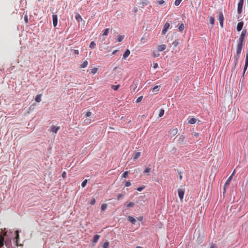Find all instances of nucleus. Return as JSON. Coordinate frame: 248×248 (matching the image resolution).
<instances>
[{
    "instance_id": "1",
    "label": "nucleus",
    "mask_w": 248,
    "mask_h": 248,
    "mask_svg": "<svg viewBox=\"0 0 248 248\" xmlns=\"http://www.w3.org/2000/svg\"><path fill=\"white\" fill-rule=\"evenodd\" d=\"M243 44H238L236 47V54L234 56V69L235 68L236 65L238 63V60L240 57V55L243 47Z\"/></svg>"
},
{
    "instance_id": "2",
    "label": "nucleus",
    "mask_w": 248,
    "mask_h": 248,
    "mask_svg": "<svg viewBox=\"0 0 248 248\" xmlns=\"http://www.w3.org/2000/svg\"><path fill=\"white\" fill-rule=\"evenodd\" d=\"M178 132L177 129L176 128H171L169 132V136L170 138H172L173 136L176 135Z\"/></svg>"
},
{
    "instance_id": "3",
    "label": "nucleus",
    "mask_w": 248,
    "mask_h": 248,
    "mask_svg": "<svg viewBox=\"0 0 248 248\" xmlns=\"http://www.w3.org/2000/svg\"><path fill=\"white\" fill-rule=\"evenodd\" d=\"M244 0H239L238 3L237 12L239 14H240L242 12Z\"/></svg>"
},
{
    "instance_id": "4",
    "label": "nucleus",
    "mask_w": 248,
    "mask_h": 248,
    "mask_svg": "<svg viewBox=\"0 0 248 248\" xmlns=\"http://www.w3.org/2000/svg\"><path fill=\"white\" fill-rule=\"evenodd\" d=\"M185 192V190L184 188H179L178 189V195H179L180 200L181 201H182V200L184 198Z\"/></svg>"
},
{
    "instance_id": "5",
    "label": "nucleus",
    "mask_w": 248,
    "mask_h": 248,
    "mask_svg": "<svg viewBox=\"0 0 248 248\" xmlns=\"http://www.w3.org/2000/svg\"><path fill=\"white\" fill-rule=\"evenodd\" d=\"M218 19L219 21L220 25L221 28L223 27L224 16L222 13H219Z\"/></svg>"
},
{
    "instance_id": "6",
    "label": "nucleus",
    "mask_w": 248,
    "mask_h": 248,
    "mask_svg": "<svg viewBox=\"0 0 248 248\" xmlns=\"http://www.w3.org/2000/svg\"><path fill=\"white\" fill-rule=\"evenodd\" d=\"M170 26V23L168 22H166L164 25L163 29L162 31V33L163 34H165L167 32Z\"/></svg>"
},
{
    "instance_id": "7",
    "label": "nucleus",
    "mask_w": 248,
    "mask_h": 248,
    "mask_svg": "<svg viewBox=\"0 0 248 248\" xmlns=\"http://www.w3.org/2000/svg\"><path fill=\"white\" fill-rule=\"evenodd\" d=\"M232 175H231L229 178L227 180L225 185H224V192L226 191V189L228 188L229 185H230V182L231 181V180H232Z\"/></svg>"
},
{
    "instance_id": "8",
    "label": "nucleus",
    "mask_w": 248,
    "mask_h": 248,
    "mask_svg": "<svg viewBox=\"0 0 248 248\" xmlns=\"http://www.w3.org/2000/svg\"><path fill=\"white\" fill-rule=\"evenodd\" d=\"M248 66V49L247 50V54L246 55V60H245V66L244 68L243 75H244L245 71L247 69Z\"/></svg>"
},
{
    "instance_id": "9",
    "label": "nucleus",
    "mask_w": 248,
    "mask_h": 248,
    "mask_svg": "<svg viewBox=\"0 0 248 248\" xmlns=\"http://www.w3.org/2000/svg\"><path fill=\"white\" fill-rule=\"evenodd\" d=\"M53 24L54 27H56L58 22V17L56 15H53L52 16Z\"/></svg>"
},
{
    "instance_id": "10",
    "label": "nucleus",
    "mask_w": 248,
    "mask_h": 248,
    "mask_svg": "<svg viewBox=\"0 0 248 248\" xmlns=\"http://www.w3.org/2000/svg\"><path fill=\"white\" fill-rule=\"evenodd\" d=\"M245 36H246L240 34V35L239 36V39L238 40L237 43L243 45V42L244 41Z\"/></svg>"
},
{
    "instance_id": "11",
    "label": "nucleus",
    "mask_w": 248,
    "mask_h": 248,
    "mask_svg": "<svg viewBox=\"0 0 248 248\" xmlns=\"http://www.w3.org/2000/svg\"><path fill=\"white\" fill-rule=\"evenodd\" d=\"M141 153L140 152H135L133 154V159L135 160L138 159Z\"/></svg>"
},
{
    "instance_id": "12",
    "label": "nucleus",
    "mask_w": 248,
    "mask_h": 248,
    "mask_svg": "<svg viewBox=\"0 0 248 248\" xmlns=\"http://www.w3.org/2000/svg\"><path fill=\"white\" fill-rule=\"evenodd\" d=\"M166 48V45H164V44H162V45H160L159 46H157V50L158 51H162L163 50H164Z\"/></svg>"
},
{
    "instance_id": "13",
    "label": "nucleus",
    "mask_w": 248,
    "mask_h": 248,
    "mask_svg": "<svg viewBox=\"0 0 248 248\" xmlns=\"http://www.w3.org/2000/svg\"><path fill=\"white\" fill-rule=\"evenodd\" d=\"M59 129L60 126H56L55 125H52L50 127L51 131L55 133H56Z\"/></svg>"
},
{
    "instance_id": "14",
    "label": "nucleus",
    "mask_w": 248,
    "mask_h": 248,
    "mask_svg": "<svg viewBox=\"0 0 248 248\" xmlns=\"http://www.w3.org/2000/svg\"><path fill=\"white\" fill-rule=\"evenodd\" d=\"M244 23L243 22H240L237 24V30L238 31H240L243 28Z\"/></svg>"
},
{
    "instance_id": "15",
    "label": "nucleus",
    "mask_w": 248,
    "mask_h": 248,
    "mask_svg": "<svg viewBox=\"0 0 248 248\" xmlns=\"http://www.w3.org/2000/svg\"><path fill=\"white\" fill-rule=\"evenodd\" d=\"M4 243V236L3 235L0 234V248H1L3 246Z\"/></svg>"
},
{
    "instance_id": "16",
    "label": "nucleus",
    "mask_w": 248,
    "mask_h": 248,
    "mask_svg": "<svg viewBox=\"0 0 248 248\" xmlns=\"http://www.w3.org/2000/svg\"><path fill=\"white\" fill-rule=\"evenodd\" d=\"M93 122V120L90 118H87L84 120L83 124L84 125H88L91 124Z\"/></svg>"
},
{
    "instance_id": "17",
    "label": "nucleus",
    "mask_w": 248,
    "mask_h": 248,
    "mask_svg": "<svg viewBox=\"0 0 248 248\" xmlns=\"http://www.w3.org/2000/svg\"><path fill=\"white\" fill-rule=\"evenodd\" d=\"M130 51L129 49H127L123 55V58L125 59L130 54Z\"/></svg>"
},
{
    "instance_id": "18",
    "label": "nucleus",
    "mask_w": 248,
    "mask_h": 248,
    "mask_svg": "<svg viewBox=\"0 0 248 248\" xmlns=\"http://www.w3.org/2000/svg\"><path fill=\"white\" fill-rule=\"evenodd\" d=\"M128 220L131 222L132 224H135L136 222V220L135 218L131 216H128Z\"/></svg>"
},
{
    "instance_id": "19",
    "label": "nucleus",
    "mask_w": 248,
    "mask_h": 248,
    "mask_svg": "<svg viewBox=\"0 0 248 248\" xmlns=\"http://www.w3.org/2000/svg\"><path fill=\"white\" fill-rule=\"evenodd\" d=\"M75 18L78 22H80V21L82 20V18L79 14H78L76 15Z\"/></svg>"
},
{
    "instance_id": "20",
    "label": "nucleus",
    "mask_w": 248,
    "mask_h": 248,
    "mask_svg": "<svg viewBox=\"0 0 248 248\" xmlns=\"http://www.w3.org/2000/svg\"><path fill=\"white\" fill-rule=\"evenodd\" d=\"M99 238H100L99 235H98V234L95 235L93 238V242L94 243H97V241H98Z\"/></svg>"
},
{
    "instance_id": "21",
    "label": "nucleus",
    "mask_w": 248,
    "mask_h": 248,
    "mask_svg": "<svg viewBox=\"0 0 248 248\" xmlns=\"http://www.w3.org/2000/svg\"><path fill=\"white\" fill-rule=\"evenodd\" d=\"M88 64V62L87 61H85L83 62L80 65V68H84L87 66Z\"/></svg>"
},
{
    "instance_id": "22",
    "label": "nucleus",
    "mask_w": 248,
    "mask_h": 248,
    "mask_svg": "<svg viewBox=\"0 0 248 248\" xmlns=\"http://www.w3.org/2000/svg\"><path fill=\"white\" fill-rule=\"evenodd\" d=\"M196 121H197L196 119L192 118H190L188 120V123L189 124H194L195 123H196Z\"/></svg>"
},
{
    "instance_id": "23",
    "label": "nucleus",
    "mask_w": 248,
    "mask_h": 248,
    "mask_svg": "<svg viewBox=\"0 0 248 248\" xmlns=\"http://www.w3.org/2000/svg\"><path fill=\"white\" fill-rule=\"evenodd\" d=\"M41 94H38L36 96L35 98V100L37 102H40L41 101Z\"/></svg>"
},
{
    "instance_id": "24",
    "label": "nucleus",
    "mask_w": 248,
    "mask_h": 248,
    "mask_svg": "<svg viewBox=\"0 0 248 248\" xmlns=\"http://www.w3.org/2000/svg\"><path fill=\"white\" fill-rule=\"evenodd\" d=\"M185 26L183 23H181L178 27L179 31L181 32L183 31L184 30Z\"/></svg>"
},
{
    "instance_id": "25",
    "label": "nucleus",
    "mask_w": 248,
    "mask_h": 248,
    "mask_svg": "<svg viewBox=\"0 0 248 248\" xmlns=\"http://www.w3.org/2000/svg\"><path fill=\"white\" fill-rule=\"evenodd\" d=\"M124 35H119L117 39V41L120 42L123 41V40L124 39Z\"/></svg>"
},
{
    "instance_id": "26",
    "label": "nucleus",
    "mask_w": 248,
    "mask_h": 248,
    "mask_svg": "<svg viewBox=\"0 0 248 248\" xmlns=\"http://www.w3.org/2000/svg\"><path fill=\"white\" fill-rule=\"evenodd\" d=\"M209 21L211 24L214 25L215 23V19L212 16L209 17Z\"/></svg>"
},
{
    "instance_id": "27",
    "label": "nucleus",
    "mask_w": 248,
    "mask_h": 248,
    "mask_svg": "<svg viewBox=\"0 0 248 248\" xmlns=\"http://www.w3.org/2000/svg\"><path fill=\"white\" fill-rule=\"evenodd\" d=\"M179 41L178 39L175 40L172 43V45L174 47H176L179 44Z\"/></svg>"
},
{
    "instance_id": "28",
    "label": "nucleus",
    "mask_w": 248,
    "mask_h": 248,
    "mask_svg": "<svg viewBox=\"0 0 248 248\" xmlns=\"http://www.w3.org/2000/svg\"><path fill=\"white\" fill-rule=\"evenodd\" d=\"M109 29L108 28H107L106 29H105L104 31H103V36H107L108 35V32H109Z\"/></svg>"
},
{
    "instance_id": "29",
    "label": "nucleus",
    "mask_w": 248,
    "mask_h": 248,
    "mask_svg": "<svg viewBox=\"0 0 248 248\" xmlns=\"http://www.w3.org/2000/svg\"><path fill=\"white\" fill-rule=\"evenodd\" d=\"M95 46H96V44L94 43V42L92 41V42H91L89 46H90V47L91 48L93 49V48H94L95 47Z\"/></svg>"
},
{
    "instance_id": "30",
    "label": "nucleus",
    "mask_w": 248,
    "mask_h": 248,
    "mask_svg": "<svg viewBox=\"0 0 248 248\" xmlns=\"http://www.w3.org/2000/svg\"><path fill=\"white\" fill-rule=\"evenodd\" d=\"M119 87H120V85H113L111 86V88L112 89H113L114 91H117L118 90Z\"/></svg>"
},
{
    "instance_id": "31",
    "label": "nucleus",
    "mask_w": 248,
    "mask_h": 248,
    "mask_svg": "<svg viewBox=\"0 0 248 248\" xmlns=\"http://www.w3.org/2000/svg\"><path fill=\"white\" fill-rule=\"evenodd\" d=\"M164 111H164V109L161 108L160 110L159 113V115H158L159 117H161L164 115Z\"/></svg>"
},
{
    "instance_id": "32",
    "label": "nucleus",
    "mask_w": 248,
    "mask_h": 248,
    "mask_svg": "<svg viewBox=\"0 0 248 248\" xmlns=\"http://www.w3.org/2000/svg\"><path fill=\"white\" fill-rule=\"evenodd\" d=\"M107 204L104 203V204H102L101 209L102 211L105 210L107 209Z\"/></svg>"
},
{
    "instance_id": "33",
    "label": "nucleus",
    "mask_w": 248,
    "mask_h": 248,
    "mask_svg": "<svg viewBox=\"0 0 248 248\" xmlns=\"http://www.w3.org/2000/svg\"><path fill=\"white\" fill-rule=\"evenodd\" d=\"M109 243L108 242H105L103 245V248H108Z\"/></svg>"
},
{
    "instance_id": "34",
    "label": "nucleus",
    "mask_w": 248,
    "mask_h": 248,
    "mask_svg": "<svg viewBox=\"0 0 248 248\" xmlns=\"http://www.w3.org/2000/svg\"><path fill=\"white\" fill-rule=\"evenodd\" d=\"M128 171H125L123 174V175H122V177L124 178H126L128 177Z\"/></svg>"
},
{
    "instance_id": "35",
    "label": "nucleus",
    "mask_w": 248,
    "mask_h": 248,
    "mask_svg": "<svg viewBox=\"0 0 248 248\" xmlns=\"http://www.w3.org/2000/svg\"><path fill=\"white\" fill-rule=\"evenodd\" d=\"M98 69L97 68H93L91 70V73L93 74H95L97 72Z\"/></svg>"
},
{
    "instance_id": "36",
    "label": "nucleus",
    "mask_w": 248,
    "mask_h": 248,
    "mask_svg": "<svg viewBox=\"0 0 248 248\" xmlns=\"http://www.w3.org/2000/svg\"><path fill=\"white\" fill-rule=\"evenodd\" d=\"M134 206V203L132 202H130L127 204L126 206L127 207H133Z\"/></svg>"
},
{
    "instance_id": "37",
    "label": "nucleus",
    "mask_w": 248,
    "mask_h": 248,
    "mask_svg": "<svg viewBox=\"0 0 248 248\" xmlns=\"http://www.w3.org/2000/svg\"><path fill=\"white\" fill-rule=\"evenodd\" d=\"M159 91V86H155L153 88V92H157Z\"/></svg>"
},
{
    "instance_id": "38",
    "label": "nucleus",
    "mask_w": 248,
    "mask_h": 248,
    "mask_svg": "<svg viewBox=\"0 0 248 248\" xmlns=\"http://www.w3.org/2000/svg\"><path fill=\"white\" fill-rule=\"evenodd\" d=\"M87 179H85V180H84L82 184H81V186L82 187H84L87 184Z\"/></svg>"
},
{
    "instance_id": "39",
    "label": "nucleus",
    "mask_w": 248,
    "mask_h": 248,
    "mask_svg": "<svg viewBox=\"0 0 248 248\" xmlns=\"http://www.w3.org/2000/svg\"><path fill=\"white\" fill-rule=\"evenodd\" d=\"M181 1H182V0H175V1L174 2L175 5L178 6Z\"/></svg>"
},
{
    "instance_id": "40",
    "label": "nucleus",
    "mask_w": 248,
    "mask_h": 248,
    "mask_svg": "<svg viewBox=\"0 0 248 248\" xmlns=\"http://www.w3.org/2000/svg\"><path fill=\"white\" fill-rule=\"evenodd\" d=\"M151 168H147L145 169L144 172V173H149L151 171Z\"/></svg>"
},
{
    "instance_id": "41",
    "label": "nucleus",
    "mask_w": 248,
    "mask_h": 248,
    "mask_svg": "<svg viewBox=\"0 0 248 248\" xmlns=\"http://www.w3.org/2000/svg\"><path fill=\"white\" fill-rule=\"evenodd\" d=\"M16 243H17V240L19 238L18 231H16Z\"/></svg>"
},
{
    "instance_id": "42",
    "label": "nucleus",
    "mask_w": 248,
    "mask_h": 248,
    "mask_svg": "<svg viewBox=\"0 0 248 248\" xmlns=\"http://www.w3.org/2000/svg\"><path fill=\"white\" fill-rule=\"evenodd\" d=\"M142 99V96L139 97L136 100V103L140 102L141 101Z\"/></svg>"
},
{
    "instance_id": "43",
    "label": "nucleus",
    "mask_w": 248,
    "mask_h": 248,
    "mask_svg": "<svg viewBox=\"0 0 248 248\" xmlns=\"http://www.w3.org/2000/svg\"><path fill=\"white\" fill-rule=\"evenodd\" d=\"M131 185L130 182L129 181H126L125 184V186L128 187L130 186Z\"/></svg>"
},
{
    "instance_id": "44",
    "label": "nucleus",
    "mask_w": 248,
    "mask_h": 248,
    "mask_svg": "<svg viewBox=\"0 0 248 248\" xmlns=\"http://www.w3.org/2000/svg\"><path fill=\"white\" fill-rule=\"evenodd\" d=\"M246 33H247V30L246 29H244L241 33V34L244 35L245 36H246Z\"/></svg>"
},
{
    "instance_id": "45",
    "label": "nucleus",
    "mask_w": 248,
    "mask_h": 248,
    "mask_svg": "<svg viewBox=\"0 0 248 248\" xmlns=\"http://www.w3.org/2000/svg\"><path fill=\"white\" fill-rule=\"evenodd\" d=\"M145 188V186H142V187H138L137 188V190L139 191H142L144 188Z\"/></svg>"
},
{
    "instance_id": "46",
    "label": "nucleus",
    "mask_w": 248,
    "mask_h": 248,
    "mask_svg": "<svg viewBox=\"0 0 248 248\" xmlns=\"http://www.w3.org/2000/svg\"><path fill=\"white\" fill-rule=\"evenodd\" d=\"M92 115V112H90V111H88L86 112V113L85 114V116L86 117H90L91 115Z\"/></svg>"
},
{
    "instance_id": "47",
    "label": "nucleus",
    "mask_w": 248,
    "mask_h": 248,
    "mask_svg": "<svg viewBox=\"0 0 248 248\" xmlns=\"http://www.w3.org/2000/svg\"><path fill=\"white\" fill-rule=\"evenodd\" d=\"M164 2L165 1L163 0H160L157 1L158 4L159 5L163 4Z\"/></svg>"
},
{
    "instance_id": "48",
    "label": "nucleus",
    "mask_w": 248,
    "mask_h": 248,
    "mask_svg": "<svg viewBox=\"0 0 248 248\" xmlns=\"http://www.w3.org/2000/svg\"><path fill=\"white\" fill-rule=\"evenodd\" d=\"M95 199L93 198L91 200V201L90 202V204L92 205H93L95 204Z\"/></svg>"
},
{
    "instance_id": "49",
    "label": "nucleus",
    "mask_w": 248,
    "mask_h": 248,
    "mask_svg": "<svg viewBox=\"0 0 248 248\" xmlns=\"http://www.w3.org/2000/svg\"><path fill=\"white\" fill-rule=\"evenodd\" d=\"M153 56L155 58V57H157L159 56V53H155L154 52L153 54Z\"/></svg>"
},
{
    "instance_id": "50",
    "label": "nucleus",
    "mask_w": 248,
    "mask_h": 248,
    "mask_svg": "<svg viewBox=\"0 0 248 248\" xmlns=\"http://www.w3.org/2000/svg\"><path fill=\"white\" fill-rule=\"evenodd\" d=\"M62 176L63 178H65L66 176V173L65 171H63L62 173Z\"/></svg>"
},
{
    "instance_id": "51",
    "label": "nucleus",
    "mask_w": 248,
    "mask_h": 248,
    "mask_svg": "<svg viewBox=\"0 0 248 248\" xmlns=\"http://www.w3.org/2000/svg\"><path fill=\"white\" fill-rule=\"evenodd\" d=\"M123 196V195L122 194H118L117 196V200H119Z\"/></svg>"
},
{
    "instance_id": "52",
    "label": "nucleus",
    "mask_w": 248,
    "mask_h": 248,
    "mask_svg": "<svg viewBox=\"0 0 248 248\" xmlns=\"http://www.w3.org/2000/svg\"><path fill=\"white\" fill-rule=\"evenodd\" d=\"M24 20H25V21L26 23H28V16L27 15L25 16H24Z\"/></svg>"
},
{
    "instance_id": "53",
    "label": "nucleus",
    "mask_w": 248,
    "mask_h": 248,
    "mask_svg": "<svg viewBox=\"0 0 248 248\" xmlns=\"http://www.w3.org/2000/svg\"><path fill=\"white\" fill-rule=\"evenodd\" d=\"M157 67H158V64H157V63H154V66H153V68H154V69H156V68H157Z\"/></svg>"
},
{
    "instance_id": "54",
    "label": "nucleus",
    "mask_w": 248,
    "mask_h": 248,
    "mask_svg": "<svg viewBox=\"0 0 248 248\" xmlns=\"http://www.w3.org/2000/svg\"><path fill=\"white\" fill-rule=\"evenodd\" d=\"M74 53L75 55H78L79 54V51L78 50H74Z\"/></svg>"
},
{
    "instance_id": "55",
    "label": "nucleus",
    "mask_w": 248,
    "mask_h": 248,
    "mask_svg": "<svg viewBox=\"0 0 248 248\" xmlns=\"http://www.w3.org/2000/svg\"><path fill=\"white\" fill-rule=\"evenodd\" d=\"M210 248H217V247L215 244H212Z\"/></svg>"
},
{
    "instance_id": "56",
    "label": "nucleus",
    "mask_w": 248,
    "mask_h": 248,
    "mask_svg": "<svg viewBox=\"0 0 248 248\" xmlns=\"http://www.w3.org/2000/svg\"><path fill=\"white\" fill-rule=\"evenodd\" d=\"M137 11H138V8L137 7H135L134 8L133 12L134 13H136L137 12Z\"/></svg>"
},
{
    "instance_id": "57",
    "label": "nucleus",
    "mask_w": 248,
    "mask_h": 248,
    "mask_svg": "<svg viewBox=\"0 0 248 248\" xmlns=\"http://www.w3.org/2000/svg\"><path fill=\"white\" fill-rule=\"evenodd\" d=\"M145 39V37L144 36H143L141 39H140V41L141 42H143L144 43V42L143 41Z\"/></svg>"
},
{
    "instance_id": "58",
    "label": "nucleus",
    "mask_w": 248,
    "mask_h": 248,
    "mask_svg": "<svg viewBox=\"0 0 248 248\" xmlns=\"http://www.w3.org/2000/svg\"><path fill=\"white\" fill-rule=\"evenodd\" d=\"M198 135H199V134L198 133H195L194 136H195L196 138H197Z\"/></svg>"
},
{
    "instance_id": "59",
    "label": "nucleus",
    "mask_w": 248,
    "mask_h": 248,
    "mask_svg": "<svg viewBox=\"0 0 248 248\" xmlns=\"http://www.w3.org/2000/svg\"><path fill=\"white\" fill-rule=\"evenodd\" d=\"M117 51V50H114V51L113 52L112 54H115Z\"/></svg>"
},
{
    "instance_id": "60",
    "label": "nucleus",
    "mask_w": 248,
    "mask_h": 248,
    "mask_svg": "<svg viewBox=\"0 0 248 248\" xmlns=\"http://www.w3.org/2000/svg\"><path fill=\"white\" fill-rule=\"evenodd\" d=\"M235 170H233V173H232V174L231 175H232V176L234 175V174L235 173Z\"/></svg>"
},
{
    "instance_id": "61",
    "label": "nucleus",
    "mask_w": 248,
    "mask_h": 248,
    "mask_svg": "<svg viewBox=\"0 0 248 248\" xmlns=\"http://www.w3.org/2000/svg\"><path fill=\"white\" fill-rule=\"evenodd\" d=\"M179 179H180V180H181L182 179V175H180L179 176Z\"/></svg>"
},
{
    "instance_id": "62",
    "label": "nucleus",
    "mask_w": 248,
    "mask_h": 248,
    "mask_svg": "<svg viewBox=\"0 0 248 248\" xmlns=\"http://www.w3.org/2000/svg\"><path fill=\"white\" fill-rule=\"evenodd\" d=\"M146 4V2H142V4L143 5H144V4Z\"/></svg>"
},
{
    "instance_id": "63",
    "label": "nucleus",
    "mask_w": 248,
    "mask_h": 248,
    "mask_svg": "<svg viewBox=\"0 0 248 248\" xmlns=\"http://www.w3.org/2000/svg\"><path fill=\"white\" fill-rule=\"evenodd\" d=\"M136 248H142V247L138 246V247H137Z\"/></svg>"
}]
</instances>
